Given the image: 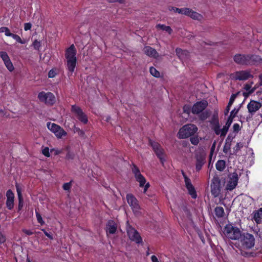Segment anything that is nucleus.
<instances>
[{
	"instance_id": "obj_35",
	"label": "nucleus",
	"mask_w": 262,
	"mask_h": 262,
	"mask_svg": "<svg viewBox=\"0 0 262 262\" xmlns=\"http://www.w3.org/2000/svg\"><path fill=\"white\" fill-rule=\"evenodd\" d=\"M0 57L2 59L4 63L10 59L8 54L4 51L0 52Z\"/></svg>"
},
{
	"instance_id": "obj_39",
	"label": "nucleus",
	"mask_w": 262,
	"mask_h": 262,
	"mask_svg": "<svg viewBox=\"0 0 262 262\" xmlns=\"http://www.w3.org/2000/svg\"><path fill=\"white\" fill-rule=\"evenodd\" d=\"M32 46H33L34 49L39 50L40 47H41V43L37 40H35L33 42Z\"/></svg>"
},
{
	"instance_id": "obj_37",
	"label": "nucleus",
	"mask_w": 262,
	"mask_h": 262,
	"mask_svg": "<svg viewBox=\"0 0 262 262\" xmlns=\"http://www.w3.org/2000/svg\"><path fill=\"white\" fill-rule=\"evenodd\" d=\"M16 191L18 195V200H21L22 196L21 194V186L17 183L16 184Z\"/></svg>"
},
{
	"instance_id": "obj_61",
	"label": "nucleus",
	"mask_w": 262,
	"mask_h": 262,
	"mask_svg": "<svg viewBox=\"0 0 262 262\" xmlns=\"http://www.w3.org/2000/svg\"><path fill=\"white\" fill-rule=\"evenodd\" d=\"M64 149L66 150L67 152H68L69 151H71V147L70 145H67L66 146H65Z\"/></svg>"
},
{
	"instance_id": "obj_38",
	"label": "nucleus",
	"mask_w": 262,
	"mask_h": 262,
	"mask_svg": "<svg viewBox=\"0 0 262 262\" xmlns=\"http://www.w3.org/2000/svg\"><path fill=\"white\" fill-rule=\"evenodd\" d=\"M233 118L229 116L228 118L226 125L223 126L224 127L227 128V133L228 132L229 128L233 122Z\"/></svg>"
},
{
	"instance_id": "obj_10",
	"label": "nucleus",
	"mask_w": 262,
	"mask_h": 262,
	"mask_svg": "<svg viewBox=\"0 0 262 262\" xmlns=\"http://www.w3.org/2000/svg\"><path fill=\"white\" fill-rule=\"evenodd\" d=\"M71 112L80 121L84 124L87 123L88 118L79 107L75 105H72Z\"/></svg>"
},
{
	"instance_id": "obj_8",
	"label": "nucleus",
	"mask_w": 262,
	"mask_h": 262,
	"mask_svg": "<svg viewBox=\"0 0 262 262\" xmlns=\"http://www.w3.org/2000/svg\"><path fill=\"white\" fill-rule=\"evenodd\" d=\"M126 200L133 212L136 214H138L140 213V207L137 199L132 194L129 193L126 195Z\"/></svg>"
},
{
	"instance_id": "obj_32",
	"label": "nucleus",
	"mask_w": 262,
	"mask_h": 262,
	"mask_svg": "<svg viewBox=\"0 0 262 262\" xmlns=\"http://www.w3.org/2000/svg\"><path fill=\"white\" fill-rule=\"evenodd\" d=\"M215 215L219 217H221L223 216L224 214V210L222 207H217L215 208Z\"/></svg>"
},
{
	"instance_id": "obj_12",
	"label": "nucleus",
	"mask_w": 262,
	"mask_h": 262,
	"mask_svg": "<svg viewBox=\"0 0 262 262\" xmlns=\"http://www.w3.org/2000/svg\"><path fill=\"white\" fill-rule=\"evenodd\" d=\"M127 232L129 239L136 243H142V238L136 230L130 226L127 227Z\"/></svg>"
},
{
	"instance_id": "obj_18",
	"label": "nucleus",
	"mask_w": 262,
	"mask_h": 262,
	"mask_svg": "<svg viewBox=\"0 0 262 262\" xmlns=\"http://www.w3.org/2000/svg\"><path fill=\"white\" fill-rule=\"evenodd\" d=\"M261 106L257 101L251 100L247 105L248 112L251 115L254 114Z\"/></svg>"
},
{
	"instance_id": "obj_51",
	"label": "nucleus",
	"mask_w": 262,
	"mask_h": 262,
	"mask_svg": "<svg viewBox=\"0 0 262 262\" xmlns=\"http://www.w3.org/2000/svg\"><path fill=\"white\" fill-rule=\"evenodd\" d=\"M233 128L234 131L238 132L240 129L239 125L237 123H235L233 125Z\"/></svg>"
},
{
	"instance_id": "obj_7",
	"label": "nucleus",
	"mask_w": 262,
	"mask_h": 262,
	"mask_svg": "<svg viewBox=\"0 0 262 262\" xmlns=\"http://www.w3.org/2000/svg\"><path fill=\"white\" fill-rule=\"evenodd\" d=\"M47 126L58 139H61L67 135V133L61 127L54 123L48 122Z\"/></svg>"
},
{
	"instance_id": "obj_49",
	"label": "nucleus",
	"mask_w": 262,
	"mask_h": 262,
	"mask_svg": "<svg viewBox=\"0 0 262 262\" xmlns=\"http://www.w3.org/2000/svg\"><path fill=\"white\" fill-rule=\"evenodd\" d=\"M4 33L6 36L11 37L13 33H11L10 29L7 27Z\"/></svg>"
},
{
	"instance_id": "obj_64",
	"label": "nucleus",
	"mask_w": 262,
	"mask_h": 262,
	"mask_svg": "<svg viewBox=\"0 0 262 262\" xmlns=\"http://www.w3.org/2000/svg\"><path fill=\"white\" fill-rule=\"evenodd\" d=\"M259 104H260V106H262V96L261 97H260L259 98H258V101Z\"/></svg>"
},
{
	"instance_id": "obj_53",
	"label": "nucleus",
	"mask_w": 262,
	"mask_h": 262,
	"mask_svg": "<svg viewBox=\"0 0 262 262\" xmlns=\"http://www.w3.org/2000/svg\"><path fill=\"white\" fill-rule=\"evenodd\" d=\"M231 106V105H229V104H228L225 110V112H224V114H225V115H227L230 110V107Z\"/></svg>"
},
{
	"instance_id": "obj_27",
	"label": "nucleus",
	"mask_w": 262,
	"mask_h": 262,
	"mask_svg": "<svg viewBox=\"0 0 262 262\" xmlns=\"http://www.w3.org/2000/svg\"><path fill=\"white\" fill-rule=\"evenodd\" d=\"M253 82H251L250 83H246L244 85V89L246 92H247L249 94H251L253 93L255 90L258 88L257 86V84H255V85L253 87L252 86L253 84Z\"/></svg>"
},
{
	"instance_id": "obj_31",
	"label": "nucleus",
	"mask_w": 262,
	"mask_h": 262,
	"mask_svg": "<svg viewBox=\"0 0 262 262\" xmlns=\"http://www.w3.org/2000/svg\"><path fill=\"white\" fill-rule=\"evenodd\" d=\"M156 27L158 29H161L162 30L165 31L169 34H171L172 32V29L169 26H167L161 24H158Z\"/></svg>"
},
{
	"instance_id": "obj_9",
	"label": "nucleus",
	"mask_w": 262,
	"mask_h": 262,
	"mask_svg": "<svg viewBox=\"0 0 262 262\" xmlns=\"http://www.w3.org/2000/svg\"><path fill=\"white\" fill-rule=\"evenodd\" d=\"M38 98L40 101L49 104H53L55 100L54 95L51 92H40L38 95Z\"/></svg>"
},
{
	"instance_id": "obj_28",
	"label": "nucleus",
	"mask_w": 262,
	"mask_h": 262,
	"mask_svg": "<svg viewBox=\"0 0 262 262\" xmlns=\"http://www.w3.org/2000/svg\"><path fill=\"white\" fill-rule=\"evenodd\" d=\"M176 52L177 55L181 60L185 59L188 55V52L187 51L183 50L181 49H177Z\"/></svg>"
},
{
	"instance_id": "obj_45",
	"label": "nucleus",
	"mask_w": 262,
	"mask_h": 262,
	"mask_svg": "<svg viewBox=\"0 0 262 262\" xmlns=\"http://www.w3.org/2000/svg\"><path fill=\"white\" fill-rule=\"evenodd\" d=\"M75 154L72 151H69L67 152L66 158L68 159H73L74 158Z\"/></svg>"
},
{
	"instance_id": "obj_17",
	"label": "nucleus",
	"mask_w": 262,
	"mask_h": 262,
	"mask_svg": "<svg viewBox=\"0 0 262 262\" xmlns=\"http://www.w3.org/2000/svg\"><path fill=\"white\" fill-rule=\"evenodd\" d=\"M234 78L239 80H246L252 78L253 75L249 71H241L236 72L234 74Z\"/></svg>"
},
{
	"instance_id": "obj_3",
	"label": "nucleus",
	"mask_w": 262,
	"mask_h": 262,
	"mask_svg": "<svg viewBox=\"0 0 262 262\" xmlns=\"http://www.w3.org/2000/svg\"><path fill=\"white\" fill-rule=\"evenodd\" d=\"M223 233L226 237L233 240L237 239L241 236L240 230L231 224H228L225 227Z\"/></svg>"
},
{
	"instance_id": "obj_1",
	"label": "nucleus",
	"mask_w": 262,
	"mask_h": 262,
	"mask_svg": "<svg viewBox=\"0 0 262 262\" xmlns=\"http://www.w3.org/2000/svg\"><path fill=\"white\" fill-rule=\"evenodd\" d=\"M76 50L74 46L72 45L66 51L65 57L67 60V68L71 75L72 74L74 71L76 62Z\"/></svg>"
},
{
	"instance_id": "obj_40",
	"label": "nucleus",
	"mask_w": 262,
	"mask_h": 262,
	"mask_svg": "<svg viewBox=\"0 0 262 262\" xmlns=\"http://www.w3.org/2000/svg\"><path fill=\"white\" fill-rule=\"evenodd\" d=\"M239 107H235L231 112H230V117H232V118H234L237 114L238 113V111H239Z\"/></svg>"
},
{
	"instance_id": "obj_25",
	"label": "nucleus",
	"mask_w": 262,
	"mask_h": 262,
	"mask_svg": "<svg viewBox=\"0 0 262 262\" xmlns=\"http://www.w3.org/2000/svg\"><path fill=\"white\" fill-rule=\"evenodd\" d=\"M249 64H262V57L257 55H249Z\"/></svg>"
},
{
	"instance_id": "obj_46",
	"label": "nucleus",
	"mask_w": 262,
	"mask_h": 262,
	"mask_svg": "<svg viewBox=\"0 0 262 262\" xmlns=\"http://www.w3.org/2000/svg\"><path fill=\"white\" fill-rule=\"evenodd\" d=\"M42 153L46 157H50L49 148L48 147H45L42 150Z\"/></svg>"
},
{
	"instance_id": "obj_26",
	"label": "nucleus",
	"mask_w": 262,
	"mask_h": 262,
	"mask_svg": "<svg viewBox=\"0 0 262 262\" xmlns=\"http://www.w3.org/2000/svg\"><path fill=\"white\" fill-rule=\"evenodd\" d=\"M253 219L257 224L262 222V208L253 213Z\"/></svg>"
},
{
	"instance_id": "obj_13",
	"label": "nucleus",
	"mask_w": 262,
	"mask_h": 262,
	"mask_svg": "<svg viewBox=\"0 0 262 262\" xmlns=\"http://www.w3.org/2000/svg\"><path fill=\"white\" fill-rule=\"evenodd\" d=\"M238 177L236 172H233L229 176V180L226 185V189L228 190H232L234 189L238 182Z\"/></svg>"
},
{
	"instance_id": "obj_20",
	"label": "nucleus",
	"mask_w": 262,
	"mask_h": 262,
	"mask_svg": "<svg viewBox=\"0 0 262 262\" xmlns=\"http://www.w3.org/2000/svg\"><path fill=\"white\" fill-rule=\"evenodd\" d=\"M220 124L218 120L215 121L213 125V129L215 133L217 135L221 136H225L227 134V128L223 127L222 128H220Z\"/></svg>"
},
{
	"instance_id": "obj_11",
	"label": "nucleus",
	"mask_w": 262,
	"mask_h": 262,
	"mask_svg": "<svg viewBox=\"0 0 262 262\" xmlns=\"http://www.w3.org/2000/svg\"><path fill=\"white\" fill-rule=\"evenodd\" d=\"M182 174L184 178L185 186L188 191L189 194L193 199H196L197 197L196 192L194 187L191 183L190 179L187 177V176L183 171H182Z\"/></svg>"
},
{
	"instance_id": "obj_48",
	"label": "nucleus",
	"mask_w": 262,
	"mask_h": 262,
	"mask_svg": "<svg viewBox=\"0 0 262 262\" xmlns=\"http://www.w3.org/2000/svg\"><path fill=\"white\" fill-rule=\"evenodd\" d=\"M32 27V25L30 23H25L24 24V30L25 31H28L31 29Z\"/></svg>"
},
{
	"instance_id": "obj_44",
	"label": "nucleus",
	"mask_w": 262,
	"mask_h": 262,
	"mask_svg": "<svg viewBox=\"0 0 262 262\" xmlns=\"http://www.w3.org/2000/svg\"><path fill=\"white\" fill-rule=\"evenodd\" d=\"M238 93H236V94H232L230 97V100H229V102L228 103L229 104V105H232L235 100V98L236 97L237 95H238Z\"/></svg>"
},
{
	"instance_id": "obj_50",
	"label": "nucleus",
	"mask_w": 262,
	"mask_h": 262,
	"mask_svg": "<svg viewBox=\"0 0 262 262\" xmlns=\"http://www.w3.org/2000/svg\"><path fill=\"white\" fill-rule=\"evenodd\" d=\"M6 241L5 236L0 232V244L4 243Z\"/></svg>"
},
{
	"instance_id": "obj_4",
	"label": "nucleus",
	"mask_w": 262,
	"mask_h": 262,
	"mask_svg": "<svg viewBox=\"0 0 262 262\" xmlns=\"http://www.w3.org/2000/svg\"><path fill=\"white\" fill-rule=\"evenodd\" d=\"M197 131L198 128L195 125L188 124L180 129L178 136L180 139H185L194 135Z\"/></svg>"
},
{
	"instance_id": "obj_15",
	"label": "nucleus",
	"mask_w": 262,
	"mask_h": 262,
	"mask_svg": "<svg viewBox=\"0 0 262 262\" xmlns=\"http://www.w3.org/2000/svg\"><path fill=\"white\" fill-rule=\"evenodd\" d=\"M151 145L157 157L160 159L161 162L163 163L165 161L163 149L160 144L156 142H151Z\"/></svg>"
},
{
	"instance_id": "obj_43",
	"label": "nucleus",
	"mask_w": 262,
	"mask_h": 262,
	"mask_svg": "<svg viewBox=\"0 0 262 262\" xmlns=\"http://www.w3.org/2000/svg\"><path fill=\"white\" fill-rule=\"evenodd\" d=\"M190 141L192 144L196 145L199 143V140L198 137H193L190 138Z\"/></svg>"
},
{
	"instance_id": "obj_47",
	"label": "nucleus",
	"mask_w": 262,
	"mask_h": 262,
	"mask_svg": "<svg viewBox=\"0 0 262 262\" xmlns=\"http://www.w3.org/2000/svg\"><path fill=\"white\" fill-rule=\"evenodd\" d=\"M57 73L56 72L55 70L52 69L51 70L49 73H48V76L50 78H54L56 75Z\"/></svg>"
},
{
	"instance_id": "obj_60",
	"label": "nucleus",
	"mask_w": 262,
	"mask_h": 262,
	"mask_svg": "<svg viewBox=\"0 0 262 262\" xmlns=\"http://www.w3.org/2000/svg\"><path fill=\"white\" fill-rule=\"evenodd\" d=\"M80 136H83L84 134V133L83 130H81L80 129H78V132L77 133Z\"/></svg>"
},
{
	"instance_id": "obj_41",
	"label": "nucleus",
	"mask_w": 262,
	"mask_h": 262,
	"mask_svg": "<svg viewBox=\"0 0 262 262\" xmlns=\"http://www.w3.org/2000/svg\"><path fill=\"white\" fill-rule=\"evenodd\" d=\"M36 216L38 222L40 223L41 225L44 224L45 222L43 221L41 215L38 212H36Z\"/></svg>"
},
{
	"instance_id": "obj_2",
	"label": "nucleus",
	"mask_w": 262,
	"mask_h": 262,
	"mask_svg": "<svg viewBox=\"0 0 262 262\" xmlns=\"http://www.w3.org/2000/svg\"><path fill=\"white\" fill-rule=\"evenodd\" d=\"M132 170L136 180L139 183L140 187H144V193H145L150 186L149 183L146 182V179L141 173L139 169L137 166L133 165L132 167Z\"/></svg>"
},
{
	"instance_id": "obj_30",
	"label": "nucleus",
	"mask_w": 262,
	"mask_h": 262,
	"mask_svg": "<svg viewBox=\"0 0 262 262\" xmlns=\"http://www.w3.org/2000/svg\"><path fill=\"white\" fill-rule=\"evenodd\" d=\"M226 165V162L224 160H219L216 163V168L218 170L223 171Z\"/></svg>"
},
{
	"instance_id": "obj_5",
	"label": "nucleus",
	"mask_w": 262,
	"mask_h": 262,
	"mask_svg": "<svg viewBox=\"0 0 262 262\" xmlns=\"http://www.w3.org/2000/svg\"><path fill=\"white\" fill-rule=\"evenodd\" d=\"M170 10H173L174 12L178 13L179 14H184L191 17L193 19L201 20L203 18V16L200 14L189 8H178L172 7Z\"/></svg>"
},
{
	"instance_id": "obj_55",
	"label": "nucleus",
	"mask_w": 262,
	"mask_h": 262,
	"mask_svg": "<svg viewBox=\"0 0 262 262\" xmlns=\"http://www.w3.org/2000/svg\"><path fill=\"white\" fill-rule=\"evenodd\" d=\"M52 151H54L55 155H59L62 152V149H53Z\"/></svg>"
},
{
	"instance_id": "obj_54",
	"label": "nucleus",
	"mask_w": 262,
	"mask_h": 262,
	"mask_svg": "<svg viewBox=\"0 0 262 262\" xmlns=\"http://www.w3.org/2000/svg\"><path fill=\"white\" fill-rule=\"evenodd\" d=\"M257 87L262 85V74L259 76V81L258 83L256 84Z\"/></svg>"
},
{
	"instance_id": "obj_42",
	"label": "nucleus",
	"mask_w": 262,
	"mask_h": 262,
	"mask_svg": "<svg viewBox=\"0 0 262 262\" xmlns=\"http://www.w3.org/2000/svg\"><path fill=\"white\" fill-rule=\"evenodd\" d=\"M71 186H72V183H71V182H70L66 183L63 184L62 187L64 190H69L70 189Z\"/></svg>"
},
{
	"instance_id": "obj_52",
	"label": "nucleus",
	"mask_w": 262,
	"mask_h": 262,
	"mask_svg": "<svg viewBox=\"0 0 262 262\" xmlns=\"http://www.w3.org/2000/svg\"><path fill=\"white\" fill-rule=\"evenodd\" d=\"M41 230L44 232L45 234L50 239H52L53 238L52 235L50 233H48L45 229H42Z\"/></svg>"
},
{
	"instance_id": "obj_56",
	"label": "nucleus",
	"mask_w": 262,
	"mask_h": 262,
	"mask_svg": "<svg viewBox=\"0 0 262 262\" xmlns=\"http://www.w3.org/2000/svg\"><path fill=\"white\" fill-rule=\"evenodd\" d=\"M23 232H24L25 234H27V235H32V234H33V232H32L31 231L29 230L24 229V230H23Z\"/></svg>"
},
{
	"instance_id": "obj_33",
	"label": "nucleus",
	"mask_w": 262,
	"mask_h": 262,
	"mask_svg": "<svg viewBox=\"0 0 262 262\" xmlns=\"http://www.w3.org/2000/svg\"><path fill=\"white\" fill-rule=\"evenodd\" d=\"M11 37L15 39L17 42L21 44H25L27 42V40L25 39H22L17 34H13Z\"/></svg>"
},
{
	"instance_id": "obj_58",
	"label": "nucleus",
	"mask_w": 262,
	"mask_h": 262,
	"mask_svg": "<svg viewBox=\"0 0 262 262\" xmlns=\"http://www.w3.org/2000/svg\"><path fill=\"white\" fill-rule=\"evenodd\" d=\"M152 262H159L157 257L155 255H152L151 257Z\"/></svg>"
},
{
	"instance_id": "obj_16",
	"label": "nucleus",
	"mask_w": 262,
	"mask_h": 262,
	"mask_svg": "<svg viewBox=\"0 0 262 262\" xmlns=\"http://www.w3.org/2000/svg\"><path fill=\"white\" fill-rule=\"evenodd\" d=\"M206 101H201L195 103L192 107V113L194 114H198L202 112L207 106Z\"/></svg>"
},
{
	"instance_id": "obj_6",
	"label": "nucleus",
	"mask_w": 262,
	"mask_h": 262,
	"mask_svg": "<svg viewBox=\"0 0 262 262\" xmlns=\"http://www.w3.org/2000/svg\"><path fill=\"white\" fill-rule=\"evenodd\" d=\"M241 243L242 247L244 249H250L254 247L255 238L254 236L248 233L241 234Z\"/></svg>"
},
{
	"instance_id": "obj_62",
	"label": "nucleus",
	"mask_w": 262,
	"mask_h": 262,
	"mask_svg": "<svg viewBox=\"0 0 262 262\" xmlns=\"http://www.w3.org/2000/svg\"><path fill=\"white\" fill-rule=\"evenodd\" d=\"M7 27H3L0 28V33H4V31L6 30Z\"/></svg>"
},
{
	"instance_id": "obj_24",
	"label": "nucleus",
	"mask_w": 262,
	"mask_h": 262,
	"mask_svg": "<svg viewBox=\"0 0 262 262\" xmlns=\"http://www.w3.org/2000/svg\"><path fill=\"white\" fill-rule=\"evenodd\" d=\"M117 230V225L113 221H109L106 225V231L108 234H114Z\"/></svg>"
},
{
	"instance_id": "obj_19",
	"label": "nucleus",
	"mask_w": 262,
	"mask_h": 262,
	"mask_svg": "<svg viewBox=\"0 0 262 262\" xmlns=\"http://www.w3.org/2000/svg\"><path fill=\"white\" fill-rule=\"evenodd\" d=\"M234 61L240 64L248 65L250 63L249 61V55L237 54L235 55L234 57Z\"/></svg>"
},
{
	"instance_id": "obj_21",
	"label": "nucleus",
	"mask_w": 262,
	"mask_h": 262,
	"mask_svg": "<svg viewBox=\"0 0 262 262\" xmlns=\"http://www.w3.org/2000/svg\"><path fill=\"white\" fill-rule=\"evenodd\" d=\"M7 201L6 206L7 208L11 210L14 206V195L11 190H8L6 193Z\"/></svg>"
},
{
	"instance_id": "obj_57",
	"label": "nucleus",
	"mask_w": 262,
	"mask_h": 262,
	"mask_svg": "<svg viewBox=\"0 0 262 262\" xmlns=\"http://www.w3.org/2000/svg\"><path fill=\"white\" fill-rule=\"evenodd\" d=\"M184 113H186L187 114L189 113V108L188 106L185 105L183 108Z\"/></svg>"
},
{
	"instance_id": "obj_22",
	"label": "nucleus",
	"mask_w": 262,
	"mask_h": 262,
	"mask_svg": "<svg viewBox=\"0 0 262 262\" xmlns=\"http://www.w3.org/2000/svg\"><path fill=\"white\" fill-rule=\"evenodd\" d=\"M144 53L148 56L158 59L159 55L157 51L149 46H146L143 49Z\"/></svg>"
},
{
	"instance_id": "obj_29",
	"label": "nucleus",
	"mask_w": 262,
	"mask_h": 262,
	"mask_svg": "<svg viewBox=\"0 0 262 262\" xmlns=\"http://www.w3.org/2000/svg\"><path fill=\"white\" fill-rule=\"evenodd\" d=\"M179 216L182 222L183 221H186L190 220V214L187 210H184V213H183V214H180Z\"/></svg>"
},
{
	"instance_id": "obj_63",
	"label": "nucleus",
	"mask_w": 262,
	"mask_h": 262,
	"mask_svg": "<svg viewBox=\"0 0 262 262\" xmlns=\"http://www.w3.org/2000/svg\"><path fill=\"white\" fill-rule=\"evenodd\" d=\"M242 147V145L241 144H240L239 143H237V144L236 145V149H240Z\"/></svg>"
},
{
	"instance_id": "obj_23",
	"label": "nucleus",
	"mask_w": 262,
	"mask_h": 262,
	"mask_svg": "<svg viewBox=\"0 0 262 262\" xmlns=\"http://www.w3.org/2000/svg\"><path fill=\"white\" fill-rule=\"evenodd\" d=\"M211 193L214 196H217L220 192V182L217 180L213 181L211 185Z\"/></svg>"
},
{
	"instance_id": "obj_34",
	"label": "nucleus",
	"mask_w": 262,
	"mask_h": 262,
	"mask_svg": "<svg viewBox=\"0 0 262 262\" xmlns=\"http://www.w3.org/2000/svg\"><path fill=\"white\" fill-rule=\"evenodd\" d=\"M4 64H5V66L6 67V68H7V69L10 72H12L14 70V67L13 63L11 62L10 59H9V60H8L6 62H5Z\"/></svg>"
},
{
	"instance_id": "obj_59",
	"label": "nucleus",
	"mask_w": 262,
	"mask_h": 262,
	"mask_svg": "<svg viewBox=\"0 0 262 262\" xmlns=\"http://www.w3.org/2000/svg\"><path fill=\"white\" fill-rule=\"evenodd\" d=\"M19 201V204H18V207L19 209H20L22 207H23V197H21V199L20 200H18Z\"/></svg>"
},
{
	"instance_id": "obj_36",
	"label": "nucleus",
	"mask_w": 262,
	"mask_h": 262,
	"mask_svg": "<svg viewBox=\"0 0 262 262\" xmlns=\"http://www.w3.org/2000/svg\"><path fill=\"white\" fill-rule=\"evenodd\" d=\"M150 74L155 77H159L160 76V74L159 71H158L154 67H151L150 68Z\"/></svg>"
},
{
	"instance_id": "obj_14",
	"label": "nucleus",
	"mask_w": 262,
	"mask_h": 262,
	"mask_svg": "<svg viewBox=\"0 0 262 262\" xmlns=\"http://www.w3.org/2000/svg\"><path fill=\"white\" fill-rule=\"evenodd\" d=\"M195 168L197 171H199L201 170L202 167L205 162L206 154L203 151L197 152L195 156Z\"/></svg>"
}]
</instances>
